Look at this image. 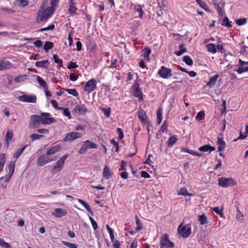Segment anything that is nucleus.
<instances>
[{"mask_svg": "<svg viewBox=\"0 0 248 248\" xmlns=\"http://www.w3.org/2000/svg\"><path fill=\"white\" fill-rule=\"evenodd\" d=\"M47 4L48 0H44L38 13L37 17L42 21L47 20L56 10V9H53L52 7H46Z\"/></svg>", "mask_w": 248, "mask_h": 248, "instance_id": "obj_1", "label": "nucleus"}, {"mask_svg": "<svg viewBox=\"0 0 248 248\" xmlns=\"http://www.w3.org/2000/svg\"><path fill=\"white\" fill-rule=\"evenodd\" d=\"M23 94L17 97L18 100L22 102L36 103L37 96L34 94H25L23 92H20Z\"/></svg>", "mask_w": 248, "mask_h": 248, "instance_id": "obj_2", "label": "nucleus"}, {"mask_svg": "<svg viewBox=\"0 0 248 248\" xmlns=\"http://www.w3.org/2000/svg\"><path fill=\"white\" fill-rule=\"evenodd\" d=\"M178 232L184 238H187L191 233V230L188 225L180 224L178 227Z\"/></svg>", "mask_w": 248, "mask_h": 248, "instance_id": "obj_3", "label": "nucleus"}, {"mask_svg": "<svg viewBox=\"0 0 248 248\" xmlns=\"http://www.w3.org/2000/svg\"><path fill=\"white\" fill-rule=\"evenodd\" d=\"M218 185L223 187H227L236 184L235 181L232 178L221 177L218 179Z\"/></svg>", "mask_w": 248, "mask_h": 248, "instance_id": "obj_4", "label": "nucleus"}, {"mask_svg": "<svg viewBox=\"0 0 248 248\" xmlns=\"http://www.w3.org/2000/svg\"><path fill=\"white\" fill-rule=\"evenodd\" d=\"M68 157L67 155H65L62 156L56 163L52 169L51 172L53 173H55L60 171L64 165L65 160Z\"/></svg>", "mask_w": 248, "mask_h": 248, "instance_id": "obj_5", "label": "nucleus"}, {"mask_svg": "<svg viewBox=\"0 0 248 248\" xmlns=\"http://www.w3.org/2000/svg\"><path fill=\"white\" fill-rule=\"evenodd\" d=\"M97 148V145L89 140H85L82 147L78 151L79 154H84L88 149H95Z\"/></svg>", "mask_w": 248, "mask_h": 248, "instance_id": "obj_6", "label": "nucleus"}, {"mask_svg": "<svg viewBox=\"0 0 248 248\" xmlns=\"http://www.w3.org/2000/svg\"><path fill=\"white\" fill-rule=\"evenodd\" d=\"M160 248H173L174 243L169 239L168 235L164 234L160 241Z\"/></svg>", "mask_w": 248, "mask_h": 248, "instance_id": "obj_7", "label": "nucleus"}, {"mask_svg": "<svg viewBox=\"0 0 248 248\" xmlns=\"http://www.w3.org/2000/svg\"><path fill=\"white\" fill-rule=\"evenodd\" d=\"M40 117L39 115L33 114L31 116L29 124V127L30 128H36L40 125Z\"/></svg>", "mask_w": 248, "mask_h": 248, "instance_id": "obj_8", "label": "nucleus"}, {"mask_svg": "<svg viewBox=\"0 0 248 248\" xmlns=\"http://www.w3.org/2000/svg\"><path fill=\"white\" fill-rule=\"evenodd\" d=\"M131 92L135 97L140 100L143 99L142 93L138 82H135L132 86Z\"/></svg>", "mask_w": 248, "mask_h": 248, "instance_id": "obj_9", "label": "nucleus"}, {"mask_svg": "<svg viewBox=\"0 0 248 248\" xmlns=\"http://www.w3.org/2000/svg\"><path fill=\"white\" fill-rule=\"evenodd\" d=\"M171 70L170 68H167L164 66H162L160 67L158 70L157 74L162 78L167 79L169 78L172 76Z\"/></svg>", "mask_w": 248, "mask_h": 248, "instance_id": "obj_10", "label": "nucleus"}, {"mask_svg": "<svg viewBox=\"0 0 248 248\" xmlns=\"http://www.w3.org/2000/svg\"><path fill=\"white\" fill-rule=\"evenodd\" d=\"M40 117L41 124H49L54 122V119L50 117V114L47 112H42L39 115Z\"/></svg>", "mask_w": 248, "mask_h": 248, "instance_id": "obj_11", "label": "nucleus"}, {"mask_svg": "<svg viewBox=\"0 0 248 248\" xmlns=\"http://www.w3.org/2000/svg\"><path fill=\"white\" fill-rule=\"evenodd\" d=\"M97 82L93 78L91 79L87 82L84 86V90L88 93L93 92L96 88Z\"/></svg>", "mask_w": 248, "mask_h": 248, "instance_id": "obj_12", "label": "nucleus"}, {"mask_svg": "<svg viewBox=\"0 0 248 248\" xmlns=\"http://www.w3.org/2000/svg\"><path fill=\"white\" fill-rule=\"evenodd\" d=\"M48 155H41L37 161V164L39 166H43L44 165L53 161V159H50Z\"/></svg>", "mask_w": 248, "mask_h": 248, "instance_id": "obj_13", "label": "nucleus"}, {"mask_svg": "<svg viewBox=\"0 0 248 248\" xmlns=\"http://www.w3.org/2000/svg\"><path fill=\"white\" fill-rule=\"evenodd\" d=\"M82 135L78 132H70L66 135L65 138L63 139L64 141H73L77 139L80 138Z\"/></svg>", "mask_w": 248, "mask_h": 248, "instance_id": "obj_14", "label": "nucleus"}, {"mask_svg": "<svg viewBox=\"0 0 248 248\" xmlns=\"http://www.w3.org/2000/svg\"><path fill=\"white\" fill-rule=\"evenodd\" d=\"M67 213V210L61 208H55L54 211L52 213V215L56 217H61L65 216Z\"/></svg>", "mask_w": 248, "mask_h": 248, "instance_id": "obj_15", "label": "nucleus"}, {"mask_svg": "<svg viewBox=\"0 0 248 248\" xmlns=\"http://www.w3.org/2000/svg\"><path fill=\"white\" fill-rule=\"evenodd\" d=\"M87 111L86 106L84 104L77 105L74 108V112L78 114L85 115Z\"/></svg>", "mask_w": 248, "mask_h": 248, "instance_id": "obj_16", "label": "nucleus"}, {"mask_svg": "<svg viewBox=\"0 0 248 248\" xmlns=\"http://www.w3.org/2000/svg\"><path fill=\"white\" fill-rule=\"evenodd\" d=\"M239 65L238 69L237 70V72L239 74H241L244 72H248L247 67H245V65H248V62H245L241 59L238 61Z\"/></svg>", "mask_w": 248, "mask_h": 248, "instance_id": "obj_17", "label": "nucleus"}, {"mask_svg": "<svg viewBox=\"0 0 248 248\" xmlns=\"http://www.w3.org/2000/svg\"><path fill=\"white\" fill-rule=\"evenodd\" d=\"M134 10V14L135 15V17H139L140 18H142L143 14V11L142 6L140 5L139 4L135 5Z\"/></svg>", "mask_w": 248, "mask_h": 248, "instance_id": "obj_18", "label": "nucleus"}, {"mask_svg": "<svg viewBox=\"0 0 248 248\" xmlns=\"http://www.w3.org/2000/svg\"><path fill=\"white\" fill-rule=\"evenodd\" d=\"M112 172L111 171L108 166H105L103 170V177L106 179L108 180L112 177Z\"/></svg>", "mask_w": 248, "mask_h": 248, "instance_id": "obj_19", "label": "nucleus"}, {"mask_svg": "<svg viewBox=\"0 0 248 248\" xmlns=\"http://www.w3.org/2000/svg\"><path fill=\"white\" fill-rule=\"evenodd\" d=\"M69 6L68 11L71 15L77 14V8L76 7V2L73 0H69Z\"/></svg>", "mask_w": 248, "mask_h": 248, "instance_id": "obj_20", "label": "nucleus"}, {"mask_svg": "<svg viewBox=\"0 0 248 248\" xmlns=\"http://www.w3.org/2000/svg\"><path fill=\"white\" fill-rule=\"evenodd\" d=\"M50 62L48 60H42L40 61H37L35 62V66L39 68H44L47 69L49 65Z\"/></svg>", "mask_w": 248, "mask_h": 248, "instance_id": "obj_21", "label": "nucleus"}, {"mask_svg": "<svg viewBox=\"0 0 248 248\" xmlns=\"http://www.w3.org/2000/svg\"><path fill=\"white\" fill-rule=\"evenodd\" d=\"M61 149V146L60 145L58 144L55 145L49 150H48L46 153L47 155H52L60 151Z\"/></svg>", "mask_w": 248, "mask_h": 248, "instance_id": "obj_22", "label": "nucleus"}, {"mask_svg": "<svg viewBox=\"0 0 248 248\" xmlns=\"http://www.w3.org/2000/svg\"><path fill=\"white\" fill-rule=\"evenodd\" d=\"M15 163L14 162H11L9 163L8 166V169L9 173L8 175L6 176V179L7 180H8L13 175L14 170H15Z\"/></svg>", "mask_w": 248, "mask_h": 248, "instance_id": "obj_23", "label": "nucleus"}, {"mask_svg": "<svg viewBox=\"0 0 248 248\" xmlns=\"http://www.w3.org/2000/svg\"><path fill=\"white\" fill-rule=\"evenodd\" d=\"M199 150L203 152H209L211 153L215 150V148L213 146H210L209 144H206L202 146L199 148Z\"/></svg>", "mask_w": 248, "mask_h": 248, "instance_id": "obj_24", "label": "nucleus"}, {"mask_svg": "<svg viewBox=\"0 0 248 248\" xmlns=\"http://www.w3.org/2000/svg\"><path fill=\"white\" fill-rule=\"evenodd\" d=\"M138 117L140 121V122L142 123L145 124L146 121V114L145 112L140 109L138 112Z\"/></svg>", "mask_w": 248, "mask_h": 248, "instance_id": "obj_25", "label": "nucleus"}, {"mask_svg": "<svg viewBox=\"0 0 248 248\" xmlns=\"http://www.w3.org/2000/svg\"><path fill=\"white\" fill-rule=\"evenodd\" d=\"M13 136V132L11 130H8L5 137V144L7 146H9V143L11 141Z\"/></svg>", "mask_w": 248, "mask_h": 248, "instance_id": "obj_26", "label": "nucleus"}, {"mask_svg": "<svg viewBox=\"0 0 248 248\" xmlns=\"http://www.w3.org/2000/svg\"><path fill=\"white\" fill-rule=\"evenodd\" d=\"M217 144L218 145L217 149L218 151H223L225 147V142L223 140L218 138L217 140Z\"/></svg>", "mask_w": 248, "mask_h": 248, "instance_id": "obj_27", "label": "nucleus"}, {"mask_svg": "<svg viewBox=\"0 0 248 248\" xmlns=\"http://www.w3.org/2000/svg\"><path fill=\"white\" fill-rule=\"evenodd\" d=\"M162 114H163V109L162 108H158L156 112L157 115V123L158 124H160L161 123L162 120Z\"/></svg>", "mask_w": 248, "mask_h": 248, "instance_id": "obj_28", "label": "nucleus"}, {"mask_svg": "<svg viewBox=\"0 0 248 248\" xmlns=\"http://www.w3.org/2000/svg\"><path fill=\"white\" fill-rule=\"evenodd\" d=\"M178 140L177 137L176 135H173L170 137L168 140V146L169 147L172 146Z\"/></svg>", "mask_w": 248, "mask_h": 248, "instance_id": "obj_29", "label": "nucleus"}, {"mask_svg": "<svg viewBox=\"0 0 248 248\" xmlns=\"http://www.w3.org/2000/svg\"><path fill=\"white\" fill-rule=\"evenodd\" d=\"M78 201L79 202V203H80L81 204L84 206V207L86 208L88 212H90L92 215H93V213L91 210V208L90 205L87 203H86L85 201L81 199H78Z\"/></svg>", "mask_w": 248, "mask_h": 248, "instance_id": "obj_30", "label": "nucleus"}, {"mask_svg": "<svg viewBox=\"0 0 248 248\" xmlns=\"http://www.w3.org/2000/svg\"><path fill=\"white\" fill-rule=\"evenodd\" d=\"M27 146H24L23 147L21 148H18L16 150V152L14 154L13 156L14 158L17 159L18 157L22 154L23 151L25 150Z\"/></svg>", "mask_w": 248, "mask_h": 248, "instance_id": "obj_31", "label": "nucleus"}, {"mask_svg": "<svg viewBox=\"0 0 248 248\" xmlns=\"http://www.w3.org/2000/svg\"><path fill=\"white\" fill-rule=\"evenodd\" d=\"M6 161L5 154L0 153V172L3 170Z\"/></svg>", "mask_w": 248, "mask_h": 248, "instance_id": "obj_32", "label": "nucleus"}, {"mask_svg": "<svg viewBox=\"0 0 248 248\" xmlns=\"http://www.w3.org/2000/svg\"><path fill=\"white\" fill-rule=\"evenodd\" d=\"M218 77V75L217 74L216 76L211 77L209 81L207 82V86H209L215 85Z\"/></svg>", "mask_w": 248, "mask_h": 248, "instance_id": "obj_33", "label": "nucleus"}, {"mask_svg": "<svg viewBox=\"0 0 248 248\" xmlns=\"http://www.w3.org/2000/svg\"><path fill=\"white\" fill-rule=\"evenodd\" d=\"M177 194L179 195L182 196H191L193 195L192 194H190L188 192L187 189L185 188H182L177 191Z\"/></svg>", "mask_w": 248, "mask_h": 248, "instance_id": "obj_34", "label": "nucleus"}, {"mask_svg": "<svg viewBox=\"0 0 248 248\" xmlns=\"http://www.w3.org/2000/svg\"><path fill=\"white\" fill-rule=\"evenodd\" d=\"M10 66V62L9 61H1L0 62V71L8 68Z\"/></svg>", "mask_w": 248, "mask_h": 248, "instance_id": "obj_35", "label": "nucleus"}, {"mask_svg": "<svg viewBox=\"0 0 248 248\" xmlns=\"http://www.w3.org/2000/svg\"><path fill=\"white\" fill-rule=\"evenodd\" d=\"M36 76V80L39 83V84L42 87L44 88H46L47 87V84L45 80L43 79L40 77L38 76Z\"/></svg>", "mask_w": 248, "mask_h": 248, "instance_id": "obj_36", "label": "nucleus"}, {"mask_svg": "<svg viewBox=\"0 0 248 248\" xmlns=\"http://www.w3.org/2000/svg\"><path fill=\"white\" fill-rule=\"evenodd\" d=\"M198 220L201 225H204L207 223V218L204 214L199 215L198 217Z\"/></svg>", "mask_w": 248, "mask_h": 248, "instance_id": "obj_37", "label": "nucleus"}, {"mask_svg": "<svg viewBox=\"0 0 248 248\" xmlns=\"http://www.w3.org/2000/svg\"><path fill=\"white\" fill-rule=\"evenodd\" d=\"M206 48L208 51L213 54L217 52V49L215 46L213 44H209L206 45Z\"/></svg>", "mask_w": 248, "mask_h": 248, "instance_id": "obj_38", "label": "nucleus"}, {"mask_svg": "<svg viewBox=\"0 0 248 248\" xmlns=\"http://www.w3.org/2000/svg\"><path fill=\"white\" fill-rule=\"evenodd\" d=\"M27 76L25 75H20L15 78V81L17 83H20L24 81L27 78Z\"/></svg>", "mask_w": 248, "mask_h": 248, "instance_id": "obj_39", "label": "nucleus"}, {"mask_svg": "<svg viewBox=\"0 0 248 248\" xmlns=\"http://www.w3.org/2000/svg\"><path fill=\"white\" fill-rule=\"evenodd\" d=\"M151 49L149 48H144L142 51V55L145 59H147L149 57L151 54Z\"/></svg>", "mask_w": 248, "mask_h": 248, "instance_id": "obj_40", "label": "nucleus"}, {"mask_svg": "<svg viewBox=\"0 0 248 248\" xmlns=\"http://www.w3.org/2000/svg\"><path fill=\"white\" fill-rule=\"evenodd\" d=\"M100 108L107 118H108L110 117V108L109 107L107 108Z\"/></svg>", "mask_w": 248, "mask_h": 248, "instance_id": "obj_41", "label": "nucleus"}, {"mask_svg": "<svg viewBox=\"0 0 248 248\" xmlns=\"http://www.w3.org/2000/svg\"><path fill=\"white\" fill-rule=\"evenodd\" d=\"M64 90L69 94L73 95L74 96L76 97L78 95V92L75 89H64Z\"/></svg>", "mask_w": 248, "mask_h": 248, "instance_id": "obj_42", "label": "nucleus"}, {"mask_svg": "<svg viewBox=\"0 0 248 248\" xmlns=\"http://www.w3.org/2000/svg\"><path fill=\"white\" fill-rule=\"evenodd\" d=\"M186 48L184 47V45H182L179 46V51H176L174 53L178 56L182 55L186 51Z\"/></svg>", "mask_w": 248, "mask_h": 248, "instance_id": "obj_43", "label": "nucleus"}, {"mask_svg": "<svg viewBox=\"0 0 248 248\" xmlns=\"http://www.w3.org/2000/svg\"><path fill=\"white\" fill-rule=\"evenodd\" d=\"M59 109H62L63 110V115L67 117L69 119H70L71 118V113L68 108H63L61 107L59 108Z\"/></svg>", "mask_w": 248, "mask_h": 248, "instance_id": "obj_44", "label": "nucleus"}, {"mask_svg": "<svg viewBox=\"0 0 248 248\" xmlns=\"http://www.w3.org/2000/svg\"><path fill=\"white\" fill-rule=\"evenodd\" d=\"M183 61L187 65L190 66L193 64V61L188 56H185L183 57Z\"/></svg>", "mask_w": 248, "mask_h": 248, "instance_id": "obj_45", "label": "nucleus"}, {"mask_svg": "<svg viewBox=\"0 0 248 248\" xmlns=\"http://www.w3.org/2000/svg\"><path fill=\"white\" fill-rule=\"evenodd\" d=\"M236 211V218L238 221L242 222L243 221V215L241 213L238 208H237Z\"/></svg>", "mask_w": 248, "mask_h": 248, "instance_id": "obj_46", "label": "nucleus"}, {"mask_svg": "<svg viewBox=\"0 0 248 248\" xmlns=\"http://www.w3.org/2000/svg\"><path fill=\"white\" fill-rule=\"evenodd\" d=\"M16 2L19 6L21 7H25L29 3L28 0H17L16 1Z\"/></svg>", "mask_w": 248, "mask_h": 248, "instance_id": "obj_47", "label": "nucleus"}, {"mask_svg": "<svg viewBox=\"0 0 248 248\" xmlns=\"http://www.w3.org/2000/svg\"><path fill=\"white\" fill-rule=\"evenodd\" d=\"M43 135L37 134H32L30 136V138L32 141L38 140L43 138Z\"/></svg>", "mask_w": 248, "mask_h": 248, "instance_id": "obj_48", "label": "nucleus"}, {"mask_svg": "<svg viewBox=\"0 0 248 248\" xmlns=\"http://www.w3.org/2000/svg\"><path fill=\"white\" fill-rule=\"evenodd\" d=\"M53 46V44L51 42H46L44 46V49L46 51H48L49 49H51Z\"/></svg>", "mask_w": 248, "mask_h": 248, "instance_id": "obj_49", "label": "nucleus"}, {"mask_svg": "<svg viewBox=\"0 0 248 248\" xmlns=\"http://www.w3.org/2000/svg\"><path fill=\"white\" fill-rule=\"evenodd\" d=\"M62 243L69 248H77V245L76 244L71 243L64 241H62Z\"/></svg>", "mask_w": 248, "mask_h": 248, "instance_id": "obj_50", "label": "nucleus"}, {"mask_svg": "<svg viewBox=\"0 0 248 248\" xmlns=\"http://www.w3.org/2000/svg\"><path fill=\"white\" fill-rule=\"evenodd\" d=\"M222 25L226 27L230 28L232 27L231 23L229 22V18L225 16L222 20Z\"/></svg>", "mask_w": 248, "mask_h": 248, "instance_id": "obj_51", "label": "nucleus"}, {"mask_svg": "<svg viewBox=\"0 0 248 248\" xmlns=\"http://www.w3.org/2000/svg\"><path fill=\"white\" fill-rule=\"evenodd\" d=\"M204 113L203 111H201L199 112L195 117L196 120L198 122L200 121L204 117Z\"/></svg>", "mask_w": 248, "mask_h": 248, "instance_id": "obj_52", "label": "nucleus"}, {"mask_svg": "<svg viewBox=\"0 0 248 248\" xmlns=\"http://www.w3.org/2000/svg\"><path fill=\"white\" fill-rule=\"evenodd\" d=\"M53 59L55 63L59 64L60 66H62V60L58 58L56 54H54L53 56Z\"/></svg>", "mask_w": 248, "mask_h": 248, "instance_id": "obj_53", "label": "nucleus"}, {"mask_svg": "<svg viewBox=\"0 0 248 248\" xmlns=\"http://www.w3.org/2000/svg\"><path fill=\"white\" fill-rule=\"evenodd\" d=\"M247 20L245 18H240L236 20V23L239 26H242L247 23Z\"/></svg>", "mask_w": 248, "mask_h": 248, "instance_id": "obj_54", "label": "nucleus"}, {"mask_svg": "<svg viewBox=\"0 0 248 248\" xmlns=\"http://www.w3.org/2000/svg\"><path fill=\"white\" fill-rule=\"evenodd\" d=\"M110 142L113 144V148L115 149V151L116 152H118L119 149L118 142L114 140H111Z\"/></svg>", "mask_w": 248, "mask_h": 248, "instance_id": "obj_55", "label": "nucleus"}, {"mask_svg": "<svg viewBox=\"0 0 248 248\" xmlns=\"http://www.w3.org/2000/svg\"><path fill=\"white\" fill-rule=\"evenodd\" d=\"M213 210L217 214L220 216L221 217H223V214L222 213V210L220 209L218 207H215L213 208Z\"/></svg>", "mask_w": 248, "mask_h": 248, "instance_id": "obj_56", "label": "nucleus"}, {"mask_svg": "<svg viewBox=\"0 0 248 248\" xmlns=\"http://www.w3.org/2000/svg\"><path fill=\"white\" fill-rule=\"evenodd\" d=\"M89 219H90V220L91 221V224L92 225L93 229L94 230H96L97 229V228H98V225H97V224L96 222L91 217H89Z\"/></svg>", "mask_w": 248, "mask_h": 248, "instance_id": "obj_57", "label": "nucleus"}, {"mask_svg": "<svg viewBox=\"0 0 248 248\" xmlns=\"http://www.w3.org/2000/svg\"><path fill=\"white\" fill-rule=\"evenodd\" d=\"M136 223L137 225L136 230L139 231L142 230V226L139 218H136Z\"/></svg>", "mask_w": 248, "mask_h": 248, "instance_id": "obj_58", "label": "nucleus"}, {"mask_svg": "<svg viewBox=\"0 0 248 248\" xmlns=\"http://www.w3.org/2000/svg\"><path fill=\"white\" fill-rule=\"evenodd\" d=\"M0 246L3 248H9L10 246L7 242H5L3 239H0Z\"/></svg>", "mask_w": 248, "mask_h": 248, "instance_id": "obj_59", "label": "nucleus"}, {"mask_svg": "<svg viewBox=\"0 0 248 248\" xmlns=\"http://www.w3.org/2000/svg\"><path fill=\"white\" fill-rule=\"evenodd\" d=\"M78 66L76 62H70L67 66V68L68 69H71L73 68H77Z\"/></svg>", "mask_w": 248, "mask_h": 248, "instance_id": "obj_60", "label": "nucleus"}, {"mask_svg": "<svg viewBox=\"0 0 248 248\" xmlns=\"http://www.w3.org/2000/svg\"><path fill=\"white\" fill-rule=\"evenodd\" d=\"M241 53L243 54V55L248 57V47L246 46H244L242 47L241 49Z\"/></svg>", "mask_w": 248, "mask_h": 248, "instance_id": "obj_61", "label": "nucleus"}, {"mask_svg": "<svg viewBox=\"0 0 248 248\" xmlns=\"http://www.w3.org/2000/svg\"><path fill=\"white\" fill-rule=\"evenodd\" d=\"M196 1L201 8L204 10H206V5L205 3V2L202 1V0H196Z\"/></svg>", "mask_w": 248, "mask_h": 248, "instance_id": "obj_62", "label": "nucleus"}, {"mask_svg": "<svg viewBox=\"0 0 248 248\" xmlns=\"http://www.w3.org/2000/svg\"><path fill=\"white\" fill-rule=\"evenodd\" d=\"M160 130L162 132H167V124L166 121L163 122V124L161 126Z\"/></svg>", "mask_w": 248, "mask_h": 248, "instance_id": "obj_63", "label": "nucleus"}, {"mask_svg": "<svg viewBox=\"0 0 248 248\" xmlns=\"http://www.w3.org/2000/svg\"><path fill=\"white\" fill-rule=\"evenodd\" d=\"M78 79V76L74 73H71L69 75V79L72 81H75Z\"/></svg>", "mask_w": 248, "mask_h": 248, "instance_id": "obj_64", "label": "nucleus"}]
</instances>
